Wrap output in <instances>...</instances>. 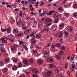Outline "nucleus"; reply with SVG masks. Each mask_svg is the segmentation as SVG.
I'll return each instance as SVG.
<instances>
[{"label": "nucleus", "instance_id": "nucleus-32", "mask_svg": "<svg viewBox=\"0 0 77 77\" xmlns=\"http://www.w3.org/2000/svg\"><path fill=\"white\" fill-rule=\"evenodd\" d=\"M14 71H15V70H17V66H14L12 67Z\"/></svg>", "mask_w": 77, "mask_h": 77}, {"label": "nucleus", "instance_id": "nucleus-1", "mask_svg": "<svg viewBox=\"0 0 77 77\" xmlns=\"http://www.w3.org/2000/svg\"><path fill=\"white\" fill-rule=\"evenodd\" d=\"M54 75V72L51 70L49 71L47 73H45L44 74L45 77H48L49 76H52Z\"/></svg>", "mask_w": 77, "mask_h": 77}, {"label": "nucleus", "instance_id": "nucleus-64", "mask_svg": "<svg viewBox=\"0 0 77 77\" xmlns=\"http://www.w3.org/2000/svg\"><path fill=\"white\" fill-rule=\"evenodd\" d=\"M11 6L9 4L7 6V8H11Z\"/></svg>", "mask_w": 77, "mask_h": 77}, {"label": "nucleus", "instance_id": "nucleus-20", "mask_svg": "<svg viewBox=\"0 0 77 77\" xmlns=\"http://www.w3.org/2000/svg\"><path fill=\"white\" fill-rule=\"evenodd\" d=\"M7 32L8 33H11V29L10 28H8L7 30Z\"/></svg>", "mask_w": 77, "mask_h": 77}, {"label": "nucleus", "instance_id": "nucleus-19", "mask_svg": "<svg viewBox=\"0 0 77 77\" xmlns=\"http://www.w3.org/2000/svg\"><path fill=\"white\" fill-rule=\"evenodd\" d=\"M59 12H62L63 11V8L62 7H60L58 9Z\"/></svg>", "mask_w": 77, "mask_h": 77}, {"label": "nucleus", "instance_id": "nucleus-35", "mask_svg": "<svg viewBox=\"0 0 77 77\" xmlns=\"http://www.w3.org/2000/svg\"><path fill=\"white\" fill-rule=\"evenodd\" d=\"M11 20L10 21V22L11 24H14V23H15V20L12 18H11Z\"/></svg>", "mask_w": 77, "mask_h": 77}, {"label": "nucleus", "instance_id": "nucleus-2", "mask_svg": "<svg viewBox=\"0 0 77 77\" xmlns=\"http://www.w3.org/2000/svg\"><path fill=\"white\" fill-rule=\"evenodd\" d=\"M41 20L42 21H45V24H48L49 22H51L52 20L50 18H47L46 19H45L44 18H42Z\"/></svg>", "mask_w": 77, "mask_h": 77}, {"label": "nucleus", "instance_id": "nucleus-4", "mask_svg": "<svg viewBox=\"0 0 77 77\" xmlns=\"http://www.w3.org/2000/svg\"><path fill=\"white\" fill-rule=\"evenodd\" d=\"M24 35L23 33V32H20V33H16V36L19 37L21 36H22Z\"/></svg>", "mask_w": 77, "mask_h": 77}, {"label": "nucleus", "instance_id": "nucleus-22", "mask_svg": "<svg viewBox=\"0 0 77 77\" xmlns=\"http://www.w3.org/2000/svg\"><path fill=\"white\" fill-rule=\"evenodd\" d=\"M38 72V71L36 69H33L32 70V72L35 73V72L36 73H37Z\"/></svg>", "mask_w": 77, "mask_h": 77}, {"label": "nucleus", "instance_id": "nucleus-62", "mask_svg": "<svg viewBox=\"0 0 77 77\" xmlns=\"http://www.w3.org/2000/svg\"><path fill=\"white\" fill-rule=\"evenodd\" d=\"M33 77H37V75L35 74H33L32 75Z\"/></svg>", "mask_w": 77, "mask_h": 77}, {"label": "nucleus", "instance_id": "nucleus-31", "mask_svg": "<svg viewBox=\"0 0 77 77\" xmlns=\"http://www.w3.org/2000/svg\"><path fill=\"white\" fill-rule=\"evenodd\" d=\"M28 61L27 60H23V63L25 65H27V64H28Z\"/></svg>", "mask_w": 77, "mask_h": 77}, {"label": "nucleus", "instance_id": "nucleus-42", "mask_svg": "<svg viewBox=\"0 0 77 77\" xmlns=\"http://www.w3.org/2000/svg\"><path fill=\"white\" fill-rule=\"evenodd\" d=\"M43 16L47 14V11H45L43 12Z\"/></svg>", "mask_w": 77, "mask_h": 77}, {"label": "nucleus", "instance_id": "nucleus-45", "mask_svg": "<svg viewBox=\"0 0 77 77\" xmlns=\"http://www.w3.org/2000/svg\"><path fill=\"white\" fill-rule=\"evenodd\" d=\"M1 31L2 32H6V30L5 29H2V27H1Z\"/></svg>", "mask_w": 77, "mask_h": 77}, {"label": "nucleus", "instance_id": "nucleus-30", "mask_svg": "<svg viewBox=\"0 0 77 77\" xmlns=\"http://www.w3.org/2000/svg\"><path fill=\"white\" fill-rule=\"evenodd\" d=\"M18 42L19 43V44L20 45H22V46L23 45H24V42H21L20 40L18 41Z\"/></svg>", "mask_w": 77, "mask_h": 77}, {"label": "nucleus", "instance_id": "nucleus-47", "mask_svg": "<svg viewBox=\"0 0 77 77\" xmlns=\"http://www.w3.org/2000/svg\"><path fill=\"white\" fill-rule=\"evenodd\" d=\"M73 7L74 8H77V4H75L73 6Z\"/></svg>", "mask_w": 77, "mask_h": 77}, {"label": "nucleus", "instance_id": "nucleus-16", "mask_svg": "<svg viewBox=\"0 0 77 77\" xmlns=\"http://www.w3.org/2000/svg\"><path fill=\"white\" fill-rule=\"evenodd\" d=\"M37 62L38 64L39 65H42L43 63V61L41 60H38Z\"/></svg>", "mask_w": 77, "mask_h": 77}, {"label": "nucleus", "instance_id": "nucleus-41", "mask_svg": "<svg viewBox=\"0 0 77 77\" xmlns=\"http://www.w3.org/2000/svg\"><path fill=\"white\" fill-rule=\"evenodd\" d=\"M26 75H28V77H30V76H29V75L30 74V72H26Z\"/></svg>", "mask_w": 77, "mask_h": 77}, {"label": "nucleus", "instance_id": "nucleus-36", "mask_svg": "<svg viewBox=\"0 0 77 77\" xmlns=\"http://www.w3.org/2000/svg\"><path fill=\"white\" fill-rule=\"evenodd\" d=\"M29 62L30 63H33V60L32 58H30L29 59Z\"/></svg>", "mask_w": 77, "mask_h": 77}, {"label": "nucleus", "instance_id": "nucleus-40", "mask_svg": "<svg viewBox=\"0 0 77 77\" xmlns=\"http://www.w3.org/2000/svg\"><path fill=\"white\" fill-rule=\"evenodd\" d=\"M55 46L57 47H60V43H57L56 45Z\"/></svg>", "mask_w": 77, "mask_h": 77}, {"label": "nucleus", "instance_id": "nucleus-8", "mask_svg": "<svg viewBox=\"0 0 77 77\" xmlns=\"http://www.w3.org/2000/svg\"><path fill=\"white\" fill-rule=\"evenodd\" d=\"M64 33H65L64 37L66 38L68 36L69 34L68 32L66 31H64Z\"/></svg>", "mask_w": 77, "mask_h": 77}, {"label": "nucleus", "instance_id": "nucleus-33", "mask_svg": "<svg viewBox=\"0 0 77 77\" xmlns=\"http://www.w3.org/2000/svg\"><path fill=\"white\" fill-rule=\"evenodd\" d=\"M11 49L12 51H14V50H15L16 48H15V47L14 46H11Z\"/></svg>", "mask_w": 77, "mask_h": 77}, {"label": "nucleus", "instance_id": "nucleus-28", "mask_svg": "<svg viewBox=\"0 0 77 77\" xmlns=\"http://www.w3.org/2000/svg\"><path fill=\"white\" fill-rule=\"evenodd\" d=\"M10 60V59H9V58H5L4 61L6 63H7V62H9Z\"/></svg>", "mask_w": 77, "mask_h": 77}, {"label": "nucleus", "instance_id": "nucleus-38", "mask_svg": "<svg viewBox=\"0 0 77 77\" xmlns=\"http://www.w3.org/2000/svg\"><path fill=\"white\" fill-rule=\"evenodd\" d=\"M3 47H4V46L3 44L0 45V50L3 49Z\"/></svg>", "mask_w": 77, "mask_h": 77}, {"label": "nucleus", "instance_id": "nucleus-15", "mask_svg": "<svg viewBox=\"0 0 77 77\" xmlns=\"http://www.w3.org/2000/svg\"><path fill=\"white\" fill-rule=\"evenodd\" d=\"M18 32H19V31H18V29H14L13 30V32L14 33H15V35L16 36V33H18Z\"/></svg>", "mask_w": 77, "mask_h": 77}, {"label": "nucleus", "instance_id": "nucleus-58", "mask_svg": "<svg viewBox=\"0 0 77 77\" xmlns=\"http://www.w3.org/2000/svg\"><path fill=\"white\" fill-rule=\"evenodd\" d=\"M33 53H34V54H35V53H37V50H33Z\"/></svg>", "mask_w": 77, "mask_h": 77}, {"label": "nucleus", "instance_id": "nucleus-14", "mask_svg": "<svg viewBox=\"0 0 77 77\" xmlns=\"http://www.w3.org/2000/svg\"><path fill=\"white\" fill-rule=\"evenodd\" d=\"M55 58H56L58 60H60V59H62L60 55H57L56 56Z\"/></svg>", "mask_w": 77, "mask_h": 77}, {"label": "nucleus", "instance_id": "nucleus-24", "mask_svg": "<svg viewBox=\"0 0 77 77\" xmlns=\"http://www.w3.org/2000/svg\"><path fill=\"white\" fill-rule=\"evenodd\" d=\"M73 16L75 18H77V12L74 13L73 14Z\"/></svg>", "mask_w": 77, "mask_h": 77}, {"label": "nucleus", "instance_id": "nucleus-56", "mask_svg": "<svg viewBox=\"0 0 77 77\" xmlns=\"http://www.w3.org/2000/svg\"><path fill=\"white\" fill-rule=\"evenodd\" d=\"M61 49L65 50V47L63 46H62V47L60 48Z\"/></svg>", "mask_w": 77, "mask_h": 77}, {"label": "nucleus", "instance_id": "nucleus-52", "mask_svg": "<svg viewBox=\"0 0 77 77\" xmlns=\"http://www.w3.org/2000/svg\"><path fill=\"white\" fill-rule=\"evenodd\" d=\"M51 48L52 50H54L55 49V47L54 45H52L51 46Z\"/></svg>", "mask_w": 77, "mask_h": 77}, {"label": "nucleus", "instance_id": "nucleus-7", "mask_svg": "<svg viewBox=\"0 0 77 77\" xmlns=\"http://www.w3.org/2000/svg\"><path fill=\"white\" fill-rule=\"evenodd\" d=\"M57 34H58V37L59 38H61V37H62L63 36V34L62 32H58L57 33Z\"/></svg>", "mask_w": 77, "mask_h": 77}, {"label": "nucleus", "instance_id": "nucleus-23", "mask_svg": "<svg viewBox=\"0 0 77 77\" xmlns=\"http://www.w3.org/2000/svg\"><path fill=\"white\" fill-rule=\"evenodd\" d=\"M54 11H50L49 13L47 14L48 15H51V14H52Z\"/></svg>", "mask_w": 77, "mask_h": 77}, {"label": "nucleus", "instance_id": "nucleus-13", "mask_svg": "<svg viewBox=\"0 0 77 77\" xmlns=\"http://www.w3.org/2000/svg\"><path fill=\"white\" fill-rule=\"evenodd\" d=\"M49 66L52 69L56 68V66L53 64H49Z\"/></svg>", "mask_w": 77, "mask_h": 77}, {"label": "nucleus", "instance_id": "nucleus-54", "mask_svg": "<svg viewBox=\"0 0 77 77\" xmlns=\"http://www.w3.org/2000/svg\"><path fill=\"white\" fill-rule=\"evenodd\" d=\"M59 54H60V55H62V54H63V51H60Z\"/></svg>", "mask_w": 77, "mask_h": 77}, {"label": "nucleus", "instance_id": "nucleus-49", "mask_svg": "<svg viewBox=\"0 0 77 77\" xmlns=\"http://www.w3.org/2000/svg\"><path fill=\"white\" fill-rule=\"evenodd\" d=\"M45 32H46V31H45L44 29L42 31V32H40V33H45Z\"/></svg>", "mask_w": 77, "mask_h": 77}, {"label": "nucleus", "instance_id": "nucleus-37", "mask_svg": "<svg viewBox=\"0 0 77 77\" xmlns=\"http://www.w3.org/2000/svg\"><path fill=\"white\" fill-rule=\"evenodd\" d=\"M41 36V35L39 34H37L36 35V37L38 38H39Z\"/></svg>", "mask_w": 77, "mask_h": 77}, {"label": "nucleus", "instance_id": "nucleus-25", "mask_svg": "<svg viewBox=\"0 0 77 77\" xmlns=\"http://www.w3.org/2000/svg\"><path fill=\"white\" fill-rule=\"evenodd\" d=\"M1 41H2V42L3 43V44H6V43H7V41L6 40H5L4 38L2 39Z\"/></svg>", "mask_w": 77, "mask_h": 77}, {"label": "nucleus", "instance_id": "nucleus-61", "mask_svg": "<svg viewBox=\"0 0 77 77\" xmlns=\"http://www.w3.org/2000/svg\"><path fill=\"white\" fill-rule=\"evenodd\" d=\"M70 32H72V28H71L69 30Z\"/></svg>", "mask_w": 77, "mask_h": 77}, {"label": "nucleus", "instance_id": "nucleus-12", "mask_svg": "<svg viewBox=\"0 0 77 77\" xmlns=\"http://www.w3.org/2000/svg\"><path fill=\"white\" fill-rule=\"evenodd\" d=\"M43 53L45 55H48V54H49V52L47 51L46 50H45L43 51Z\"/></svg>", "mask_w": 77, "mask_h": 77}, {"label": "nucleus", "instance_id": "nucleus-3", "mask_svg": "<svg viewBox=\"0 0 77 77\" xmlns=\"http://www.w3.org/2000/svg\"><path fill=\"white\" fill-rule=\"evenodd\" d=\"M61 17L62 16L60 15V14H56L53 15V17L54 18H57V17Z\"/></svg>", "mask_w": 77, "mask_h": 77}, {"label": "nucleus", "instance_id": "nucleus-17", "mask_svg": "<svg viewBox=\"0 0 77 77\" xmlns=\"http://www.w3.org/2000/svg\"><path fill=\"white\" fill-rule=\"evenodd\" d=\"M5 65V62L3 61H0V66H2Z\"/></svg>", "mask_w": 77, "mask_h": 77}, {"label": "nucleus", "instance_id": "nucleus-51", "mask_svg": "<svg viewBox=\"0 0 77 77\" xmlns=\"http://www.w3.org/2000/svg\"><path fill=\"white\" fill-rule=\"evenodd\" d=\"M66 2H67V0H63L62 2L63 4H65L66 3Z\"/></svg>", "mask_w": 77, "mask_h": 77}, {"label": "nucleus", "instance_id": "nucleus-43", "mask_svg": "<svg viewBox=\"0 0 77 77\" xmlns=\"http://www.w3.org/2000/svg\"><path fill=\"white\" fill-rule=\"evenodd\" d=\"M61 5L63 6H64V7H66V8H68V5H64L63 3H62Z\"/></svg>", "mask_w": 77, "mask_h": 77}, {"label": "nucleus", "instance_id": "nucleus-39", "mask_svg": "<svg viewBox=\"0 0 77 77\" xmlns=\"http://www.w3.org/2000/svg\"><path fill=\"white\" fill-rule=\"evenodd\" d=\"M44 5V2L43 1H41V2L40 3V6H43Z\"/></svg>", "mask_w": 77, "mask_h": 77}, {"label": "nucleus", "instance_id": "nucleus-53", "mask_svg": "<svg viewBox=\"0 0 77 77\" xmlns=\"http://www.w3.org/2000/svg\"><path fill=\"white\" fill-rule=\"evenodd\" d=\"M35 47L37 49H41V47L38 46V45H36Z\"/></svg>", "mask_w": 77, "mask_h": 77}, {"label": "nucleus", "instance_id": "nucleus-63", "mask_svg": "<svg viewBox=\"0 0 77 77\" xmlns=\"http://www.w3.org/2000/svg\"><path fill=\"white\" fill-rule=\"evenodd\" d=\"M39 15L40 16H42V15H44V14L42 13H40Z\"/></svg>", "mask_w": 77, "mask_h": 77}, {"label": "nucleus", "instance_id": "nucleus-44", "mask_svg": "<svg viewBox=\"0 0 77 77\" xmlns=\"http://www.w3.org/2000/svg\"><path fill=\"white\" fill-rule=\"evenodd\" d=\"M12 65L11 64H10L8 66V67L9 68H11L12 67Z\"/></svg>", "mask_w": 77, "mask_h": 77}, {"label": "nucleus", "instance_id": "nucleus-11", "mask_svg": "<svg viewBox=\"0 0 77 77\" xmlns=\"http://www.w3.org/2000/svg\"><path fill=\"white\" fill-rule=\"evenodd\" d=\"M56 28H57V25H54L52 27L51 29H52V30L54 31L56 30Z\"/></svg>", "mask_w": 77, "mask_h": 77}, {"label": "nucleus", "instance_id": "nucleus-6", "mask_svg": "<svg viewBox=\"0 0 77 77\" xmlns=\"http://www.w3.org/2000/svg\"><path fill=\"white\" fill-rule=\"evenodd\" d=\"M37 23H36V21H35L34 23H31V25L32 26V27H35L36 26Z\"/></svg>", "mask_w": 77, "mask_h": 77}, {"label": "nucleus", "instance_id": "nucleus-59", "mask_svg": "<svg viewBox=\"0 0 77 77\" xmlns=\"http://www.w3.org/2000/svg\"><path fill=\"white\" fill-rule=\"evenodd\" d=\"M15 63H17L18 62V60H17L15 59L13 61Z\"/></svg>", "mask_w": 77, "mask_h": 77}, {"label": "nucleus", "instance_id": "nucleus-18", "mask_svg": "<svg viewBox=\"0 0 77 77\" xmlns=\"http://www.w3.org/2000/svg\"><path fill=\"white\" fill-rule=\"evenodd\" d=\"M30 30H26L24 32V33L25 35H28L30 33Z\"/></svg>", "mask_w": 77, "mask_h": 77}, {"label": "nucleus", "instance_id": "nucleus-26", "mask_svg": "<svg viewBox=\"0 0 77 77\" xmlns=\"http://www.w3.org/2000/svg\"><path fill=\"white\" fill-rule=\"evenodd\" d=\"M18 20L19 21V22L21 23V24H23V20H21V17H19Z\"/></svg>", "mask_w": 77, "mask_h": 77}, {"label": "nucleus", "instance_id": "nucleus-50", "mask_svg": "<svg viewBox=\"0 0 77 77\" xmlns=\"http://www.w3.org/2000/svg\"><path fill=\"white\" fill-rule=\"evenodd\" d=\"M54 71H55V72H59V69H54Z\"/></svg>", "mask_w": 77, "mask_h": 77}, {"label": "nucleus", "instance_id": "nucleus-48", "mask_svg": "<svg viewBox=\"0 0 77 77\" xmlns=\"http://www.w3.org/2000/svg\"><path fill=\"white\" fill-rule=\"evenodd\" d=\"M64 15L65 16H66L67 17H69V13H66L64 14Z\"/></svg>", "mask_w": 77, "mask_h": 77}, {"label": "nucleus", "instance_id": "nucleus-60", "mask_svg": "<svg viewBox=\"0 0 77 77\" xmlns=\"http://www.w3.org/2000/svg\"><path fill=\"white\" fill-rule=\"evenodd\" d=\"M28 5H30V4L32 3V2L31 1H29L28 2Z\"/></svg>", "mask_w": 77, "mask_h": 77}, {"label": "nucleus", "instance_id": "nucleus-34", "mask_svg": "<svg viewBox=\"0 0 77 77\" xmlns=\"http://www.w3.org/2000/svg\"><path fill=\"white\" fill-rule=\"evenodd\" d=\"M18 66L19 68H21L22 67V64L21 63H18Z\"/></svg>", "mask_w": 77, "mask_h": 77}, {"label": "nucleus", "instance_id": "nucleus-29", "mask_svg": "<svg viewBox=\"0 0 77 77\" xmlns=\"http://www.w3.org/2000/svg\"><path fill=\"white\" fill-rule=\"evenodd\" d=\"M75 22V21L72 20V21L71 22L73 26H75L76 25V23H75V24H74V23Z\"/></svg>", "mask_w": 77, "mask_h": 77}, {"label": "nucleus", "instance_id": "nucleus-57", "mask_svg": "<svg viewBox=\"0 0 77 77\" xmlns=\"http://www.w3.org/2000/svg\"><path fill=\"white\" fill-rule=\"evenodd\" d=\"M19 77H25V75L24 74H22L20 75Z\"/></svg>", "mask_w": 77, "mask_h": 77}, {"label": "nucleus", "instance_id": "nucleus-21", "mask_svg": "<svg viewBox=\"0 0 77 77\" xmlns=\"http://www.w3.org/2000/svg\"><path fill=\"white\" fill-rule=\"evenodd\" d=\"M59 20H60V19L59 18L56 19L54 20V23H58L59 21Z\"/></svg>", "mask_w": 77, "mask_h": 77}, {"label": "nucleus", "instance_id": "nucleus-46", "mask_svg": "<svg viewBox=\"0 0 77 77\" xmlns=\"http://www.w3.org/2000/svg\"><path fill=\"white\" fill-rule=\"evenodd\" d=\"M74 56H75V55L74 54L72 55L71 59V60H73V59H74Z\"/></svg>", "mask_w": 77, "mask_h": 77}, {"label": "nucleus", "instance_id": "nucleus-9", "mask_svg": "<svg viewBox=\"0 0 77 77\" xmlns=\"http://www.w3.org/2000/svg\"><path fill=\"white\" fill-rule=\"evenodd\" d=\"M44 29L47 32H48L49 31V27L47 26H45L44 27Z\"/></svg>", "mask_w": 77, "mask_h": 77}, {"label": "nucleus", "instance_id": "nucleus-10", "mask_svg": "<svg viewBox=\"0 0 77 77\" xmlns=\"http://www.w3.org/2000/svg\"><path fill=\"white\" fill-rule=\"evenodd\" d=\"M65 27V24L63 23H61L60 24L59 26V27L60 29H63Z\"/></svg>", "mask_w": 77, "mask_h": 77}, {"label": "nucleus", "instance_id": "nucleus-5", "mask_svg": "<svg viewBox=\"0 0 77 77\" xmlns=\"http://www.w3.org/2000/svg\"><path fill=\"white\" fill-rule=\"evenodd\" d=\"M47 61L48 62H53L54 60L52 58L50 57L47 59Z\"/></svg>", "mask_w": 77, "mask_h": 77}, {"label": "nucleus", "instance_id": "nucleus-55", "mask_svg": "<svg viewBox=\"0 0 77 77\" xmlns=\"http://www.w3.org/2000/svg\"><path fill=\"white\" fill-rule=\"evenodd\" d=\"M51 45V44L49 43L47 45V46H45V47H50V46Z\"/></svg>", "mask_w": 77, "mask_h": 77}, {"label": "nucleus", "instance_id": "nucleus-27", "mask_svg": "<svg viewBox=\"0 0 77 77\" xmlns=\"http://www.w3.org/2000/svg\"><path fill=\"white\" fill-rule=\"evenodd\" d=\"M8 69V68H5L4 69H3L2 71L3 72H7Z\"/></svg>", "mask_w": 77, "mask_h": 77}]
</instances>
